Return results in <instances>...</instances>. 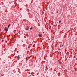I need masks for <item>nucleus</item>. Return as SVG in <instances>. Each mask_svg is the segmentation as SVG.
Wrapping results in <instances>:
<instances>
[{"label": "nucleus", "instance_id": "nucleus-1", "mask_svg": "<svg viewBox=\"0 0 77 77\" xmlns=\"http://www.w3.org/2000/svg\"><path fill=\"white\" fill-rule=\"evenodd\" d=\"M4 30H5V31H8V29H7L6 27H5L4 28Z\"/></svg>", "mask_w": 77, "mask_h": 77}, {"label": "nucleus", "instance_id": "nucleus-2", "mask_svg": "<svg viewBox=\"0 0 77 77\" xmlns=\"http://www.w3.org/2000/svg\"><path fill=\"white\" fill-rule=\"evenodd\" d=\"M29 27H27L26 28H25V30H29Z\"/></svg>", "mask_w": 77, "mask_h": 77}, {"label": "nucleus", "instance_id": "nucleus-3", "mask_svg": "<svg viewBox=\"0 0 77 77\" xmlns=\"http://www.w3.org/2000/svg\"><path fill=\"white\" fill-rule=\"evenodd\" d=\"M38 36H39V37H41V36H42V35H41V34H39L38 35Z\"/></svg>", "mask_w": 77, "mask_h": 77}, {"label": "nucleus", "instance_id": "nucleus-4", "mask_svg": "<svg viewBox=\"0 0 77 77\" xmlns=\"http://www.w3.org/2000/svg\"><path fill=\"white\" fill-rule=\"evenodd\" d=\"M11 24H10L8 25V29H9V27H10V26H11Z\"/></svg>", "mask_w": 77, "mask_h": 77}, {"label": "nucleus", "instance_id": "nucleus-5", "mask_svg": "<svg viewBox=\"0 0 77 77\" xmlns=\"http://www.w3.org/2000/svg\"><path fill=\"white\" fill-rule=\"evenodd\" d=\"M67 54H69V52H67Z\"/></svg>", "mask_w": 77, "mask_h": 77}, {"label": "nucleus", "instance_id": "nucleus-6", "mask_svg": "<svg viewBox=\"0 0 77 77\" xmlns=\"http://www.w3.org/2000/svg\"><path fill=\"white\" fill-rule=\"evenodd\" d=\"M33 29V28H32V27H31L30 28V30H32V29Z\"/></svg>", "mask_w": 77, "mask_h": 77}, {"label": "nucleus", "instance_id": "nucleus-7", "mask_svg": "<svg viewBox=\"0 0 77 77\" xmlns=\"http://www.w3.org/2000/svg\"><path fill=\"white\" fill-rule=\"evenodd\" d=\"M20 59V57L19 56L18 57V59Z\"/></svg>", "mask_w": 77, "mask_h": 77}, {"label": "nucleus", "instance_id": "nucleus-8", "mask_svg": "<svg viewBox=\"0 0 77 77\" xmlns=\"http://www.w3.org/2000/svg\"><path fill=\"white\" fill-rule=\"evenodd\" d=\"M59 23H61V20H60L59 21Z\"/></svg>", "mask_w": 77, "mask_h": 77}, {"label": "nucleus", "instance_id": "nucleus-9", "mask_svg": "<svg viewBox=\"0 0 77 77\" xmlns=\"http://www.w3.org/2000/svg\"><path fill=\"white\" fill-rule=\"evenodd\" d=\"M44 59H46L45 57H44Z\"/></svg>", "mask_w": 77, "mask_h": 77}, {"label": "nucleus", "instance_id": "nucleus-10", "mask_svg": "<svg viewBox=\"0 0 77 77\" xmlns=\"http://www.w3.org/2000/svg\"><path fill=\"white\" fill-rule=\"evenodd\" d=\"M57 14H58V11H57Z\"/></svg>", "mask_w": 77, "mask_h": 77}, {"label": "nucleus", "instance_id": "nucleus-11", "mask_svg": "<svg viewBox=\"0 0 77 77\" xmlns=\"http://www.w3.org/2000/svg\"><path fill=\"white\" fill-rule=\"evenodd\" d=\"M28 48L29 49V48H30V47H28Z\"/></svg>", "mask_w": 77, "mask_h": 77}, {"label": "nucleus", "instance_id": "nucleus-12", "mask_svg": "<svg viewBox=\"0 0 77 77\" xmlns=\"http://www.w3.org/2000/svg\"><path fill=\"white\" fill-rule=\"evenodd\" d=\"M19 33H20V31H19Z\"/></svg>", "mask_w": 77, "mask_h": 77}, {"label": "nucleus", "instance_id": "nucleus-13", "mask_svg": "<svg viewBox=\"0 0 77 77\" xmlns=\"http://www.w3.org/2000/svg\"><path fill=\"white\" fill-rule=\"evenodd\" d=\"M0 31H1V29H0Z\"/></svg>", "mask_w": 77, "mask_h": 77}, {"label": "nucleus", "instance_id": "nucleus-14", "mask_svg": "<svg viewBox=\"0 0 77 77\" xmlns=\"http://www.w3.org/2000/svg\"><path fill=\"white\" fill-rule=\"evenodd\" d=\"M23 21H24V20H23Z\"/></svg>", "mask_w": 77, "mask_h": 77}]
</instances>
